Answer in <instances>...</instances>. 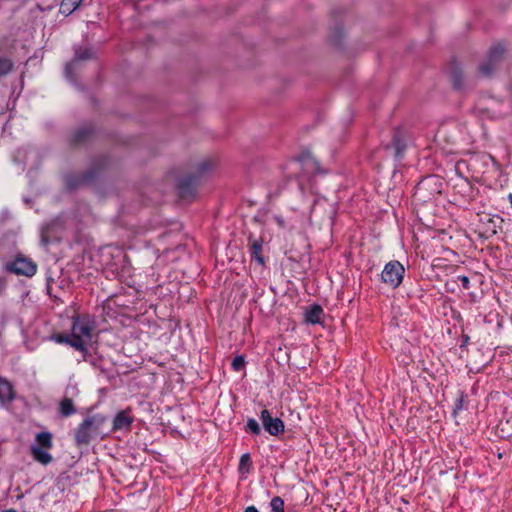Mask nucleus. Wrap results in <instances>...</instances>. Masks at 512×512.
Instances as JSON below:
<instances>
[{
    "label": "nucleus",
    "instance_id": "ddd939ff",
    "mask_svg": "<svg viewBox=\"0 0 512 512\" xmlns=\"http://www.w3.org/2000/svg\"><path fill=\"white\" fill-rule=\"evenodd\" d=\"M31 454L37 462L47 465L52 461L51 454L45 450V448L39 447V446H32L31 447Z\"/></svg>",
    "mask_w": 512,
    "mask_h": 512
},
{
    "label": "nucleus",
    "instance_id": "7ed1b4c3",
    "mask_svg": "<svg viewBox=\"0 0 512 512\" xmlns=\"http://www.w3.org/2000/svg\"><path fill=\"white\" fill-rule=\"evenodd\" d=\"M213 166L214 162L211 159H203L197 163L194 173L182 176L177 183L180 197L187 198L193 196L200 178L210 171Z\"/></svg>",
    "mask_w": 512,
    "mask_h": 512
},
{
    "label": "nucleus",
    "instance_id": "4be33fe9",
    "mask_svg": "<svg viewBox=\"0 0 512 512\" xmlns=\"http://www.w3.org/2000/svg\"><path fill=\"white\" fill-rule=\"evenodd\" d=\"M13 68V63L7 58H0V76L8 74Z\"/></svg>",
    "mask_w": 512,
    "mask_h": 512
},
{
    "label": "nucleus",
    "instance_id": "dca6fc26",
    "mask_svg": "<svg viewBox=\"0 0 512 512\" xmlns=\"http://www.w3.org/2000/svg\"><path fill=\"white\" fill-rule=\"evenodd\" d=\"M95 176V172L93 170H90L89 172H87L86 174L78 177L77 179L73 180L71 178H68L67 179V185L69 186V188H75L79 185H82V184H87L89 183Z\"/></svg>",
    "mask_w": 512,
    "mask_h": 512
},
{
    "label": "nucleus",
    "instance_id": "cd10ccee",
    "mask_svg": "<svg viewBox=\"0 0 512 512\" xmlns=\"http://www.w3.org/2000/svg\"><path fill=\"white\" fill-rule=\"evenodd\" d=\"M275 221L278 223V225L281 227V228H284L285 227V222L284 220L280 217V216H275Z\"/></svg>",
    "mask_w": 512,
    "mask_h": 512
},
{
    "label": "nucleus",
    "instance_id": "393cba45",
    "mask_svg": "<svg viewBox=\"0 0 512 512\" xmlns=\"http://www.w3.org/2000/svg\"><path fill=\"white\" fill-rule=\"evenodd\" d=\"M453 86L455 89H461L463 86V79L460 72L454 71L453 72Z\"/></svg>",
    "mask_w": 512,
    "mask_h": 512
},
{
    "label": "nucleus",
    "instance_id": "2eb2a0df",
    "mask_svg": "<svg viewBox=\"0 0 512 512\" xmlns=\"http://www.w3.org/2000/svg\"><path fill=\"white\" fill-rule=\"evenodd\" d=\"M58 411L62 417H69L75 414L76 408L73 400L71 398L64 397L59 403Z\"/></svg>",
    "mask_w": 512,
    "mask_h": 512
},
{
    "label": "nucleus",
    "instance_id": "6e6552de",
    "mask_svg": "<svg viewBox=\"0 0 512 512\" xmlns=\"http://www.w3.org/2000/svg\"><path fill=\"white\" fill-rule=\"evenodd\" d=\"M264 240L262 237L256 239L252 235L248 237L249 253L252 260H255L259 265L265 264L263 252Z\"/></svg>",
    "mask_w": 512,
    "mask_h": 512
},
{
    "label": "nucleus",
    "instance_id": "4468645a",
    "mask_svg": "<svg viewBox=\"0 0 512 512\" xmlns=\"http://www.w3.org/2000/svg\"><path fill=\"white\" fill-rule=\"evenodd\" d=\"M323 309L320 305L311 306L305 313V321L310 324H318L321 322Z\"/></svg>",
    "mask_w": 512,
    "mask_h": 512
},
{
    "label": "nucleus",
    "instance_id": "423d86ee",
    "mask_svg": "<svg viewBox=\"0 0 512 512\" xmlns=\"http://www.w3.org/2000/svg\"><path fill=\"white\" fill-rule=\"evenodd\" d=\"M6 269L17 275L32 277L37 271V265L26 257L17 256L14 261L6 265Z\"/></svg>",
    "mask_w": 512,
    "mask_h": 512
},
{
    "label": "nucleus",
    "instance_id": "f3484780",
    "mask_svg": "<svg viewBox=\"0 0 512 512\" xmlns=\"http://www.w3.org/2000/svg\"><path fill=\"white\" fill-rule=\"evenodd\" d=\"M37 446L49 450L53 446L52 434L50 432H40L36 435Z\"/></svg>",
    "mask_w": 512,
    "mask_h": 512
},
{
    "label": "nucleus",
    "instance_id": "20e7f679",
    "mask_svg": "<svg viewBox=\"0 0 512 512\" xmlns=\"http://www.w3.org/2000/svg\"><path fill=\"white\" fill-rule=\"evenodd\" d=\"M405 269L399 261L387 263L381 273V279L392 288H397L403 280Z\"/></svg>",
    "mask_w": 512,
    "mask_h": 512
},
{
    "label": "nucleus",
    "instance_id": "39448f33",
    "mask_svg": "<svg viewBox=\"0 0 512 512\" xmlns=\"http://www.w3.org/2000/svg\"><path fill=\"white\" fill-rule=\"evenodd\" d=\"M504 47L501 44L492 46L488 52L487 60L479 66V72L484 77H489L496 70L498 63L503 59Z\"/></svg>",
    "mask_w": 512,
    "mask_h": 512
},
{
    "label": "nucleus",
    "instance_id": "aec40b11",
    "mask_svg": "<svg viewBox=\"0 0 512 512\" xmlns=\"http://www.w3.org/2000/svg\"><path fill=\"white\" fill-rule=\"evenodd\" d=\"M392 147L395 149V156L400 157L405 150V143L403 139L400 137L399 133H395L392 139Z\"/></svg>",
    "mask_w": 512,
    "mask_h": 512
},
{
    "label": "nucleus",
    "instance_id": "9d476101",
    "mask_svg": "<svg viewBox=\"0 0 512 512\" xmlns=\"http://www.w3.org/2000/svg\"><path fill=\"white\" fill-rule=\"evenodd\" d=\"M90 58H92V51L90 49L77 50L73 60L67 63L65 66L66 77L72 79L73 70L76 68L77 64L82 60H87Z\"/></svg>",
    "mask_w": 512,
    "mask_h": 512
},
{
    "label": "nucleus",
    "instance_id": "412c9836",
    "mask_svg": "<svg viewBox=\"0 0 512 512\" xmlns=\"http://www.w3.org/2000/svg\"><path fill=\"white\" fill-rule=\"evenodd\" d=\"M270 507L273 512H285L284 500L279 496H275L271 499Z\"/></svg>",
    "mask_w": 512,
    "mask_h": 512
},
{
    "label": "nucleus",
    "instance_id": "a878e982",
    "mask_svg": "<svg viewBox=\"0 0 512 512\" xmlns=\"http://www.w3.org/2000/svg\"><path fill=\"white\" fill-rule=\"evenodd\" d=\"M458 279L459 281L461 282L462 284V287L464 289H469L470 288V280L467 276L463 275V276H458Z\"/></svg>",
    "mask_w": 512,
    "mask_h": 512
},
{
    "label": "nucleus",
    "instance_id": "bb28decb",
    "mask_svg": "<svg viewBox=\"0 0 512 512\" xmlns=\"http://www.w3.org/2000/svg\"><path fill=\"white\" fill-rule=\"evenodd\" d=\"M300 161H301L304 165H306V164H313V165H315V163H314L311 159H309L308 157H305V156H302V157L300 158Z\"/></svg>",
    "mask_w": 512,
    "mask_h": 512
},
{
    "label": "nucleus",
    "instance_id": "f03ea898",
    "mask_svg": "<svg viewBox=\"0 0 512 512\" xmlns=\"http://www.w3.org/2000/svg\"><path fill=\"white\" fill-rule=\"evenodd\" d=\"M107 417L102 414H94L86 417L76 428L74 440L77 446L88 445L91 440L103 433Z\"/></svg>",
    "mask_w": 512,
    "mask_h": 512
},
{
    "label": "nucleus",
    "instance_id": "c756f323",
    "mask_svg": "<svg viewBox=\"0 0 512 512\" xmlns=\"http://www.w3.org/2000/svg\"><path fill=\"white\" fill-rule=\"evenodd\" d=\"M4 512H17L15 509H8V510H5Z\"/></svg>",
    "mask_w": 512,
    "mask_h": 512
},
{
    "label": "nucleus",
    "instance_id": "f257e3e1",
    "mask_svg": "<svg viewBox=\"0 0 512 512\" xmlns=\"http://www.w3.org/2000/svg\"><path fill=\"white\" fill-rule=\"evenodd\" d=\"M93 322L88 315L72 318L70 334L56 333L51 339L58 344H66L75 350L86 353L92 341Z\"/></svg>",
    "mask_w": 512,
    "mask_h": 512
},
{
    "label": "nucleus",
    "instance_id": "f8f14e48",
    "mask_svg": "<svg viewBox=\"0 0 512 512\" xmlns=\"http://www.w3.org/2000/svg\"><path fill=\"white\" fill-rule=\"evenodd\" d=\"M132 418L121 411L116 414L113 420V431L128 429L132 424Z\"/></svg>",
    "mask_w": 512,
    "mask_h": 512
},
{
    "label": "nucleus",
    "instance_id": "9b49d317",
    "mask_svg": "<svg viewBox=\"0 0 512 512\" xmlns=\"http://www.w3.org/2000/svg\"><path fill=\"white\" fill-rule=\"evenodd\" d=\"M93 132L94 129L92 125H84L71 134L70 143L72 145L83 144L91 138Z\"/></svg>",
    "mask_w": 512,
    "mask_h": 512
},
{
    "label": "nucleus",
    "instance_id": "0eeeda50",
    "mask_svg": "<svg viewBox=\"0 0 512 512\" xmlns=\"http://www.w3.org/2000/svg\"><path fill=\"white\" fill-rule=\"evenodd\" d=\"M261 421L264 429L272 436H277L284 432V423L278 417H272L269 410L264 409L261 411Z\"/></svg>",
    "mask_w": 512,
    "mask_h": 512
},
{
    "label": "nucleus",
    "instance_id": "b1692460",
    "mask_svg": "<svg viewBox=\"0 0 512 512\" xmlns=\"http://www.w3.org/2000/svg\"><path fill=\"white\" fill-rule=\"evenodd\" d=\"M245 365V360L243 356H236L232 361V368L235 371H240Z\"/></svg>",
    "mask_w": 512,
    "mask_h": 512
},
{
    "label": "nucleus",
    "instance_id": "5701e85b",
    "mask_svg": "<svg viewBox=\"0 0 512 512\" xmlns=\"http://www.w3.org/2000/svg\"><path fill=\"white\" fill-rule=\"evenodd\" d=\"M246 430L255 435H258L261 432L260 426L254 418L248 419Z\"/></svg>",
    "mask_w": 512,
    "mask_h": 512
},
{
    "label": "nucleus",
    "instance_id": "c85d7f7f",
    "mask_svg": "<svg viewBox=\"0 0 512 512\" xmlns=\"http://www.w3.org/2000/svg\"><path fill=\"white\" fill-rule=\"evenodd\" d=\"M244 512H259L255 506H248Z\"/></svg>",
    "mask_w": 512,
    "mask_h": 512
},
{
    "label": "nucleus",
    "instance_id": "a211bd4d",
    "mask_svg": "<svg viewBox=\"0 0 512 512\" xmlns=\"http://www.w3.org/2000/svg\"><path fill=\"white\" fill-rule=\"evenodd\" d=\"M83 0H62L60 4V12L66 15L74 12Z\"/></svg>",
    "mask_w": 512,
    "mask_h": 512
},
{
    "label": "nucleus",
    "instance_id": "6ab92c4d",
    "mask_svg": "<svg viewBox=\"0 0 512 512\" xmlns=\"http://www.w3.org/2000/svg\"><path fill=\"white\" fill-rule=\"evenodd\" d=\"M252 467V460L249 453H245L240 457L238 470L241 474H247Z\"/></svg>",
    "mask_w": 512,
    "mask_h": 512
},
{
    "label": "nucleus",
    "instance_id": "1a4fd4ad",
    "mask_svg": "<svg viewBox=\"0 0 512 512\" xmlns=\"http://www.w3.org/2000/svg\"><path fill=\"white\" fill-rule=\"evenodd\" d=\"M16 393L12 383L0 376V403L3 406L10 404L15 399Z\"/></svg>",
    "mask_w": 512,
    "mask_h": 512
}]
</instances>
